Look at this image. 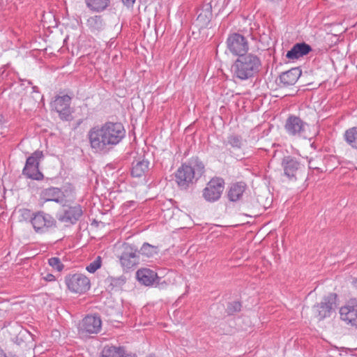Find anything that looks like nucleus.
<instances>
[{"label": "nucleus", "instance_id": "obj_10", "mask_svg": "<svg viewBox=\"0 0 357 357\" xmlns=\"http://www.w3.org/2000/svg\"><path fill=\"white\" fill-rule=\"evenodd\" d=\"M284 174L291 181H296L297 175L305 169L304 165L291 155H287L282 158L281 162Z\"/></svg>", "mask_w": 357, "mask_h": 357}, {"label": "nucleus", "instance_id": "obj_25", "mask_svg": "<svg viewBox=\"0 0 357 357\" xmlns=\"http://www.w3.org/2000/svg\"><path fill=\"white\" fill-rule=\"evenodd\" d=\"M85 3L91 10L101 13L110 5V0H85Z\"/></svg>", "mask_w": 357, "mask_h": 357}, {"label": "nucleus", "instance_id": "obj_18", "mask_svg": "<svg viewBox=\"0 0 357 357\" xmlns=\"http://www.w3.org/2000/svg\"><path fill=\"white\" fill-rule=\"evenodd\" d=\"M310 51H312V47L308 44L305 43H296L291 50L287 52L286 57L289 60H297L307 55Z\"/></svg>", "mask_w": 357, "mask_h": 357}, {"label": "nucleus", "instance_id": "obj_36", "mask_svg": "<svg viewBox=\"0 0 357 357\" xmlns=\"http://www.w3.org/2000/svg\"><path fill=\"white\" fill-rule=\"evenodd\" d=\"M122 2L127 7H131L135 2V0H122Z\"/></svg>", "mask_w": 357, "mask_h": 357}, {"label": "nucleus", "instance_id": "obj_37", "mask_svg": "<svg viewBox=\"0 0 357 357\" xmlns=\"http://www.w3.org/2000/svg\"><path fill=\"white\" fill-rule=\"evenodd\" d=\"M0 357H17V356L14 354H9V356H7L6 354L4 352V351L0 348Z\"/></svg>", "mask_w": 357, "mask_h": 357}, {"label": "nucleus", "instance_id": "obj_24", "mask_svg": "<svg viewBox=\"0 0 357 357\" xmlns=\"http://www.w3.org/2000/svg\"><path fill=\"white\" fill-rule=\"evenodd\" d=\"M245 190V184L244 183H236L231 185L227 197L231 202H236L239 200Z\"/></svg>", "mask_w": 357, "mask_h": 357}, {"label": "nucleus", "instance_id": "obj_22", "mask_svg": "<svg viewBox=\"0 0 357 357\" xmlns=\"http://www.w3.org/2000/svg\"><path fill=\"white\" fill-rule=\"evenodd\" d=\"M149 162L147 160L139 159L132 162L131 174L134 177H141L149 169Z\"/></svg>", "mask_w": 357, "mask_h": 357}, {"label": "nucleus", "instance_id": "obj_15", "mask_svg": "<svg viewBox=\"0 0 357 357\" xmlns=\"http://www.w3.org/2000/svg\"><path fill=\"white\" fill-rule=\"evenodd\" d=\"M302 74L299 68H292L289 70L282 73L278 78L280 87H289L294 85Z\"/></svg>", "mask_w": 357, "mask_h": 357}, {"label": "nucleus", "instance_id": "obj_21", "mask_svg": "<svg viewBox=\"0 0 357 357\" xmlns=\"http://www.w3.org/2000/svg\"><path fill=\"white\" fill-rule=\"evenodd\" d=\"M137 278L139 282L150 286L153 284L156 280L159 279L157 273L149 268H142L137 271Z\"/></svg>", "mask_w": 357, "mask_h": 357}, {"label": "nucleus", "instance_id": "obj_16", "mask_svg": "<svg viewBox=\"0 0 357 357\" xmlns=\"http://www.w3.org/2000/svg\"><path fill=\"white\" fill-rule=\"evenodd\" d=\"M198 15L194 24L199 29L206 28L212 18V6L210 3L203 6L198 11Z\"/></svg>", "mask_w": 357, "mask_h": 357}, {"label": "nucleus", "instance_id": "obj_1", "mask_svg": "<svg viewBox=\"0 0 357 357\" xmlns=\"http://www.w3.org/2000/svg\"><path fill=\"white\" fill-rule=\"evenodd\" d=\"M126 137L123 125L107 121L91 128L88 132L90 146L95 152H105L119 144Z\"/></svg>", "mask_w": 357, "mask_h": 357}, {"label": "nucleus", "instance_id": "obj_7", "mask_svg": "<svg viewBox=\"0 0 357 357\" xmlns=\"http://www.w3.org/2000/svg\"><path fill=\"white\" fill-rule=\"evenodd\" d=\"M68 289L73 293L84 294L90 289V280L82 273L68 274L65 278Z\"/></svg>", "mask_w": 357, "mask_h": 357}, {"label": "nucleus", "instance_id": "obj_27", "mask_svg": "<svg viewBox=\"0 0 357 357\" xmlns=\"http://www.w3.org/2000/svg\"><path fill=\"white\" fill-rule=\"evenodd\" d=\"M44 157L43 153L41 151L37 150L34 151L26 160V170L29 166L39 167L40 162Z\"/></svg>", "mask_w": 357, "mask_h": 357}, {"label": "nucleus", "instance_id": "obj_13", "mask_svg": "<svg viewBox=\"0 0 357 357\" xmlns=\"http://www.w3.org/2000/svg\"><path fill=\"white\" fill-rule=\"evenodd\" d=\"M337 294L331 293L324 297L323 301L314 306L317 316L320 320L330 317L336 307Z\"/></svg>", "mask_w": 357, "mask_h": 357}, {"label": "nucleus", "instance_id": "obj_6", "mask_svg": "<svg viewBox=\"0 0 357 357\" xmlns=\"http://www.w3.org/2000/svg\"><path fill=\"white\" fill-rule=\"evenodd\" d=\"M225 189V181L222 178L214 177L211 178L202 190L204 199L208 202L218 201Z\"/></svg>", "mask_w": 357, "mask_h": 357}, {"label": "nucleus", "instance_id": "obj_31", "mask_svg": "<svg viewBox=\"0 0 357 357\" xmlns=\"http://www.w3.org/2000/svg\"><path fill=\"white\" fill-rule=\"evenodd\" d=\"M139 255L142 254L147 257H152L157 255L158 252V248L156 246L152 245L148 243H144L140 250H138Z\"/></svg>", "mask_w": 357, "mask_h": 357}, {"label": "nucleus", "instance_id": "obj_38", "mask_svg": "<svg viewBox=\"0 0 357 357\" xmlns=\"http://www.w3.org/2000/svg\"><path fill=\"white\" fill-rule=\"evenodd\" d=\"M33 92H37L38 93V88L36 86H32Z\"/></svg>", "mask_w": 357, "mask_h": 357}, {"label": "nucleus", "instance_id": "obj_40", "mask_svg": "<svg viewBox=\"0 0 357 357\" xmlns=\"http://www.w3.org/2000/svg\"><path fill=\"white\" fill-rule=\"evenodd\" d=\"M28 84H32L31 82H30V81H28Z\"/></svg>", "mask_w": 357, "mask_h": 357}, {"label": "nucleus", "instance_id": "obj_17", "mask_svg": "<svg viewBox=\"0 0 357 357\" xmlns=\"http://www.w3.org/2000/svg\"><path fill=\"white\" fill-rule=\"evenodd\" d=\"M88 31L94 35H98L105 30L106 22L102 15L90 16L86 22Z\"/></svg>", "mask_w": 357, "mask_h": 357}, {"label": "nucleus", "instance_id": "obj_39", "mask_svg": "<svg viewBox=\"0 0 357 357\" xmlns=\"http://www.w3.org/2000/svg\"><path fill=\"white\" fill-rule=\"evenodd\" d=\"M310 168H312V169H316L317 167H313V166H311V165H310Z\"/></svg>", "mask_w": 357, "mask_h": 357}, {"label": "nucleus", "instance_id": "obj_11", "mask_svg": "<svg viewBox=\"0 0 357 357\" xmlns=\"http://www.w3.org/2000/svg\"><path fill=\"white\" fill-rule=\"evenodd\" d=\"M83 215L82 207L79 204L63 205L62 213L57 215L58 220L68 225H75Z\"/></svg>", "mask_w": 357, "mask_h": 357}, {"label": "nucleus", "instance_id": "obj_29", "mask_svg": "<svg viewBox=\"0 0 357 357\" xmlns=\"http://www.w3.org/2000/svg\"><path fill=\"white\" fill-rule=\"evenodd\" d=\"M245 140L243 139L241 135L232 134L227 137L226 145H229L235 149H241L244 146Z\"/></svg>", "mask_w": 357, "mask_h": 357}, {"label": "nucleus", "instance_id": "obj_34", "mask_svg": "<svg viewBox=\"0 0 357 357\" xmlns=\"http://www.w3.org/2000/svg\"><path fill=\"white\" fill-rule=\"evenodd\" d=\"M48 264L53 268L56 270L57 271H61L64 267L63 264L61 263V260L58 257H52L48 259Z\"/></svg>", "mask_w": 357, "mask_h": 357}, {"label": "nucleus", "instance_id": "obj_26", "mask_svg": "<svg viewBox=\"0 0 357 357\" xmlns=\"http://www.w3.org/2000/svg\"><path fill=\"white\" fill-rule=\"evenodd\" d=\"M344 139L351 147L357 149V126L347 129L344 134Z\"/></svg>", "mask_w": 357, "mask_h": 357}, {"label": "nucleus", "instance_id": "obj_9", "mask_svg": "<svg viewBox=\"0 0 357 357\" xmlns=\"http://www.w3.org/2000/svg\"><path fill=\"white\" fill-rule=\"evenodd\" d=\"M102 321L98 315L86 316L79 324L78 331L80 335L97 334L101 331Z\"/></svg>", "mask_w": 357, "mask_h": 357}, {"label": "nucleus", "instance_id": "obj_19", "mask_svg": "<svg viewBox=\"0 0 357 357\" xmlns=\"http://www.w3.org/2000/svg\"><path fill=\"white\" fill-rule=\"evenodd\" d=\"M342 320L351 326H357V305L347 304L340 310Z\"/></svg>", "mask_w": 357, "mask_h": 357}, {"label": "nucleus", "instance_id": "obj_33", "mask_svg": "<svg viewBox=\"0 0 357 357\" xmlns=\"http://www.w3.org/2000/svg\"><path fill=\"white\" fill-rule=\"evenodd\" d=\"M102 264V258L98 256L96 259L91 262L86 268V271L91 273H95L98 268H100Z\"/></svg>", "mask_w": 357, "mask_h": 357}, {"label": "nucleus", "instance_id": "obj_3", "mask_svg": "<svg viewBox=\"0 0 357 357\" xmlns=\"http://www.w3.org/2000/svg\"><path fill=\"white\" fill-rule=\"evenodd\" d=\"M205 172L203 162L198 158L191 159L188 164H183L176 172V182L181 189L186 190L196 182Z\"/></svg>", "mask_w": 357, "mask_h": 357}, {"label": "nucleus", "instance_id": "obj_4", "mask_svg": "<svg viewBox=\"0 0 357 357\" xmlns=\"http://www.w3.org/2000/svg\"><path fill=\"white\" fill-rule=\"evenodd\" d=\"M31 225L36 233L44 234L56 228V221L50 214L39 211L33 215Z\"/></svg>", "mask_w": 357, "mask_h": 357}, {"label": "nucleus", "instance_id": "obj_14", "mask_svg": "<svg viewBox=\"0 0 357 357\" xmlns=\"http://www.w3.org/2000/svg\"><path fill=\"white\" fill-rule=\"evenodd\" d=\"M71 97L68 95L58 96L55 97L52 103V106L59 113V117L62 120L69 121L71 119Z\"/></svg>", "mask_w": 357, "mask_h": 357}, {"label": "nucleus", "instance_id": "obj_30", "mask_svg": "<svg viewBox=\"0 0 357 357\" xmlns=\"http://www.w3.org/2000/svg\"><path fill=\"white\" fill-rule=\"evenodd\" d=\"M106 281L112 290L119 289L125 284L126 278L123 275L119 277L109 276Z\"/></svg>", "mask_w": 357, "mask_h": 357}, {"label": "nucleus", "instance_id": "obj_5", "mask_svg": "<svg viewBox=\"0 0 357 357\" xmlns=\"http://www.w3.org/2000/svg\"><path fill=\"white\" fill-rule=\"evenodd\" d=\"M307 127V123L294 114L289 115L284 126L286 133L289 137L295 138L304 137Z\"/></svg>", "mask_w": 357, "mask_h": 357}, {"label": "nucleus", "instance_id": "obj_2", "mask_svg": "<svg viewBox=\"0 0 357 357\" xmlns=\"http://www.w3.org/2000/svg\"><path fill=\"white\" fill-rule=\"evenodd\" d=\"M261 60L252 53L240 55L231 66L234 77L246 80L257 75L261 68Z\"/></svg>", "mask_w": 357, "mask_h": 357}, {"label": "nucleus", "instance_id": "obj_35", "mask_svg": "<svg viewBox=\"0 0 357 357\" xmlns=\"http://www.w3.org/2000/svg\"><path fill=\"white\" fill-rule=\"evenodd\" d=\"M43 278L45 280L48 281V282H52V281L55 280V276L51 273L47 274L46 276H45Z\"/></svg>", "mask_w": 357, "mask_h": 357}, {"label": "nucleus", "instance_id": "obj_12", "mask_svg": "<svg viewBox=\"0 0 357 357\" xmlns=\"http://www.w3.org/2000/svg\"><path fill=\"white\" fill-rule=\"evenodd\" d=\"M122 248L123 251L119 257L121 266L128 269L134 267L139 261L137 248L128 243L123 244Z\"/></svg>", "mask_w": 357, "mask_h": 357}, {"label": "nucleus", "instance_id": "obj_32", "mask_svg": "<svg viewBox=\"0 0 357 357\" xmlns=\"http://www.w3.org/2000/svg\"><path fill=\"white\" fill-rule=\"evenodd\" d=\"M241 304L238 301H233L231 303H229L227 308L226 312L228 314V315H232L236 312H238L241 311Z\"/></svg>", "mask_w": 357, "mask_h": 357}, {"label": "nucleus", "instance_id": "obj_8", "mask_svg": "<svg viewBox=\"0 0 357 357\" xmlns=\"http://www.w3.org/2000/svg\"><path fill=\"white\" fill-rule=\"evenodd\" d=\"M226 43L228 50L232 54L238 56L246 54L249 49L247 39L243 36L238 33L229 34Z\"/></svg>", "mask_w": 357, "mask_h": 357}, {"label": "nucleus", "instance_id": "obj_28", "mask_svg": "<svg viewBox=\"0 0 357 357\" xmlns=\"http://www.w3.org/2000/svg\"><path fill=\"white\" fill-rule=\"evenodd\" d=\"M22 174L29 178L33 180L40 181L43 178V173L39 170V167L29 166L26 170V165L24 166Z\"/></svg>", "mask_w": 357, "mask_h": 357}, {"label": "nucleus", "instance_id": "obj_23", "mask_svg": "<svg viewBox=\"0 0 357 357\" xmlns=\"http://www.w3.org/2000/svg\"><path fill=\"white\" fill-rule=\"evenodd\" d=\"M100 357H126V354L123 347L106 345L103 347Z\"/></svg>", "mask_w": 357, "mask_h": 357}, {"label": "nucleus", "instance_id": "obj_20", "mask_svg": "<svg viewBox=\"0 0 357 357\" xmlns=\"http://www.w3.org/2000/svg\"><path fill=\"white\" fill-rule=\"evenodd\" d=\"M40 199L45 202H54L56 203H63L64 201V195L61 189L51 187L42 190Z\"/></svg>", "mask_w": 357, "mask_h": 357}]
</instances>
